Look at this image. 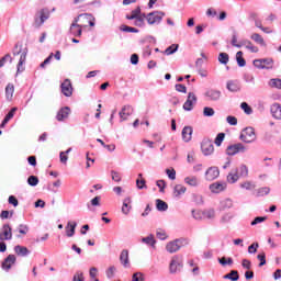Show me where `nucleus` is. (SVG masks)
Here are the masks:
<instances>
[{
	"label": "nucleus",
	"mask_w": 281,
	"mask_h": 281,
	"mask_svg": "<svg viewBox=\"0 0 281 281\" xmlns=\"http://www.w3.org/2000/svg\"><path fill=\"white\" fill-rule=\"evenodd\" d=\"M239 139L245 144H252V142H256V130L254 127H246L241 132Z\"/></svg>",
	"instance_id": "nucleus-5"
},
{
	"label": "nucleus",
	"mask_w": 281,
	"mask_h": 281,
	"mask_svg": "<svg viewBox=\"0 0 281 281\" xmlns=\"http://www.w3.org/2000/svg\"><path fill=\"white\" fill-rule=\"evenodd\" d=\"M115 266H111L108 270H106V278H109L111 280V278H113L115 276Z\"/></svg>",
	"instance_id": "nucleus-58"
},
{
	"label": "nucleus",
	"mask_w": 281,
	"mask_h": 281,
	"mask_svg": "<svg viewBox=\"0 0 281 281\" xmlns=\"http://www.w3.org/2000/svg\"><path fill=\"white\" fill-rule=\"evenodd\" d=\"M27 183H29V186H31L32 188L38 186V177H36V176H30V177L27 178Z\"/></svg>",
	"instance_id": "nucleus-46"
},
{
	"label": "nucleus",
	"mask_w": 281,
	"mask_h": 281,
	"mask_svg": "<svg viewBox=\"0 0 281 281\" xmlns=\"http://www.w3.org/2000/svg\"><path fill=\"white\" fill-rule=\"evenodd\" d=\"M112 181H115L116 183H120L122 181V176H120V172L117 171H111Z\"/></svg>",
	"instance_id": "nucleus-52"
},
{
	"label": "nucleus",
	"mask_w": 281,
	"mask_h": 281,
	"mask_svg": "<svg viewBox=\"0 0 281 281\" xmlns=\"http://www.w3.org/2000/svg\"><path fill=\"white\" fill-rule=\"evenodd\" d=\"M240 177L244 179L249 177V168L245 164H241L238 168L233 169L227 176V181L228 183H236Z\"/></svg>",
	"instance_id": "nucleus-1"
},
{
	"label": "nucleus",
	"mask_w": 281,
	"mask_h": 281,
	"mask_svg": "<svg viewBox=\"0 0 281 281\" xmlns=\"http://www.w3.org/2000/svg\"><path fill=\"white\" fill-rule=\"evenodd\" d=\"M119 115H120L121 122L128 120V116L133 115V106L124 105L122 110L119 112Z\"/></svg>",
	"instance_id": "nucleus-19"
},
{
	"label": "nucleus",
	"mask_w": 281,
	"mask_h": 281,
	"mask_svg": "<svg viewBox=\"0 0 281 281\" xmlns=\"http://www.w3.org/2000/svg\"><path fill=\"white\" fill-rule=\"evenodd\" d=\"M218 63L221 65H227L229 63V55L227 53H220Z\"/></svg>",
	"instance_id": "nucleus-41"
},
{
	"label": "nucleus",
	"mask_w": 281,
	"mask_h": 281,
	"mask_svg": "<svg viewBox=\"0 0 281 281\" xmlns=\"http://www.w3.org/2000/svg\"><path fill=\"white\" fill-rule=\"evenodd\" d=\"M225 140V133H218L217 136L215 137L214 144L217 146H221L223 142Z\"/></svg>",
	"instance_id": "nucleus-48"
},
{
	"label": "nucleus",
	"mask_w": 281,
	"mask_h": 281,
	"mask_svg": "<svg viewBox=\"0 0 281 281\" xmlns=\"http://www.w3.org/2000/svg\"><path fill=\"white\" fill-rule=\"evenodd\" d=\"M188 189L182 186V184H177L173 189V196H176L177 199H179V196H181V194H186V191Z\"/></svg>",
	"instance_id": "nucleus-32"
},
{
	"label": "nucleus",
	"mask_w": 281,
	"mask_h": 281,
	"mask_svg": "<svg viewBox=\"0 0 281 281\" xmlns=\"http://www.w3.org/2000/svg\"><path fill=\"white\" fill-rule=\"evenodd\" d=\"M166 173L168 175V178L171 179V181L177 179V171L175 169H166Z\"/></svg>",
	"instance_id": "nucleus-54"
},
{
	"label": "nucleus",
	"mask_w": 281,
	"mask_h": 281,
	"mask_svg": "<svg viewBox=\"0 0 281 281\" xmlns=\"http://www.w3.org/2000/svg\"><path fill=\"white\" fill-rule=\"evenodd\" d=\"M220 175L218 167H210L205 172V179L206 181H214V179H218Z\"/></svg>",
	"instance_id": "nucleus-15"
},
{
	"label": "nucleus",
	"mask_w": 281,
	"mask_h": 281,
	"mask_svg": "<svg viewBox=\"0 0 281 281\" xmlns=\"http://www.w3.org/2000/svg\"><path fill=\"white\" fill-rule=\"evenodd\" d=\"M49 19V10L48 9H42L40 12L35 14L34 19V27H41L45 21Z\"/></svg>",
	"instance_id": "nucleus-6"
},
{
	"label": "nucleus",
	"mask_w": 281,
	"mask_h": 281,
	"mask_svg": "<svg viewBox=\"0 0 281 281\" xmlns=\"http://www.w3.org/2000/svg\"><path fill=\"white\" fill-rule=\"evenodd\" d=\"M76 227H78V223L76 222H68L66 225V236L71 238L76 234Z\"/></svg>",
	"instance_id": "nucleus-24"
},
{
	"label": "nucleus",
	"mask_w": 281,
	"mask_h": 281,
	"mask_svg": "<svg viewBox=\"0 0 281 281\" xmlns=\"http://www.w3.org/2000/svg\"><path fill=\"white\" fill-rule=\"evenodd\" d=\"M157 188H159V192H164L166 190V181L165 180H158L156 182Z\"/></svg>",
	"instance_id": "nucleus-61"
},
{
	"label": "nucleus",
	"mask_w": 281,
	"mask_h": 281,
	"mask_svg": "<svg viewBox=\"0 0 281 281\" xmlns=\"http://www.w3.org/2000/svg\"><path fill=\"white\" fill-rule=\"evenodd\" d=\"M61 93L66 97V98H71V95H74V87L71 86V80L66 79L63 83H61Z\"/></svg>",
	"instance_id": "nucleus-11"
},
{
	"label": "nucleus",
	"mask_w": 281,
	"mask_h": 281,
	"mask_svg": "<svg viewBox=\"0 0 281 281\" xmlns=\"http://www.w3.org/2000/svg\"><path fill=\"white\" fill-rule=\"evenodd\" d=\"M156 210H158V212H166L168 210V203L164 202V200L157 199Z\"/></svg>",
	"instance_id": "nucleus-35"
},
{
	"label": "nucleus",
	"mask_w": 281,
	"mask_h": 281,
	"mask_svg": "<svg viewBox=\"0 0 281 281\" xmlns=\"http://www.w3.org/2000/svg\"><path fill=\"white\" fill-rule=\"evenodd\" d=\"M257 260H259V267H265L267 265V255L265 252H261L257 256Z\"/></svg>",
	"instance_id": "nucleus-47"
},
{
	"label": "nucleus",
	"mask_w": 281,
	"mask_h": 281,
	"mask_svg": "<svg viewBox=\"0 0 281 281\" xmlns=\"http://www.w3.org/2000/svg\"><path fill=\"white\" fill-rule=\"evenodd\" d=\"M192 126H184L182 130V139L183 142H191L192 140Z\"/></svg>",
	"instance_id": "nucleus-27"
},
{
	"label": "nucleus",
	"mask_w": 281,
	"mask_h": 281,
	"mask_svg": "<svg viewBox=\"0 0 281 281\" xmlns=\"http://www.w3.org/2000/svg\"><path fill=\"white\" fill-rule=\"evenodd\" d=\"M192 216L195 221H201V218H203V212L193 210Z\"/></svg>",
	"instance_id": "nucleus-60"
},
{
	"label": "nucleus",
	"mask_w": 281,
	"mask_h": 281,
	"mask_svg": "<svg viewBox=\"0 0 281 281\" xmlns=\"http://www.w3.org/2000/svg\"><path fill=\"white\" fill-rule=\"evenodd\" d=\"M69 113H71V109L69 106L61 108L56 115L57 122H65V120L69 117Z\"/></svg>",
	"instance_id": "nucleus-18"
},
{
	"label": "nucleus",
	"mask_w": 281,
	"mask_h": 281,
	"mask_svg": "<svg viewBox=\"0 0 281 281\" xmlns=\"http://www.w3.org/2000/svg\"><path fill=\"white\" fill-rule=\"evenodd\" d=\"M244 80H245V82H256V79L254 78V75H251V74H245L244 75Z\"/></svg>",
	"instance_id": "nucleus-63"
},
{
	"label": "nucleus",
	"mask_w": 281,
	"mask_h": 281,
	"mask_svg": "<svg viewBox=\"0 0 281 281\" xmlns=\"http://www.w3.org/2000/svg\"><path fill=\"white\" fill-rule=\"evenodd\" d=\"M203 216L204 218H214V216H216V212L214 211V209H210V210L203 211Z\"/></svg>",
	"instance_id": "nucleus-49"
},
{
	"label": "nucleus",
	"mask_w": 281,
	"mask_h": 281,
	"mask_svg": "<svg viewBox=\"0 0 281 281\" xmlns=\"http://www.w3.org/2000/svg\"><path fill=\"white\" fill-rule=\"evenodd\" d=\"M0 240H12V227L10 224L2 225V231L0 232Z\"/></svg>",
	"instance_id": "nucleus-14"
},
{
	"label": "nucleus",
	"mask_w": 281,
	"mask_h": 281,
	"mask_svg": "<svg viewBox=\"0 0 281 281\" xmlns=\"http://www.w3.org/2000/svg\"><path fill=\"white\" fill-rule=\"evenodd\" d=\"M16 262V256L9 255L2 262V269L4 271H10L12 269V265H15Z\"/></svg>",
	"instance_id": "nucleus-17"
},
{
	"label": "nucleus",
	"mask_w": 281,
	"mask_h": 281,
	"mask_svg": "<svg viewBox=\"0 0 281 281\" xmlns=\"http://www.w3.org/2000/svg\"><path fill=\"white\" fill-rule=\"evenodd\" d=\"M121 30L122 32H131L133 34H137L139 32V30H137L136 27L127 26V25H122Z\"/></svg>",
	"instance_id": "nucleus-50"
},
{
	"label": "nucleus",
	"mask_w": 281,
	"mask_h": 281,
	"mask_svg": "<svg viewBox=\"0 0 281 281\" xmlns=\"http://www.w3.org/2000/svg\"><path fill=\"white\" fill-rule=\"evenodd\" d=\"M233 206L234 202L232 201V199H225L220 203V210H229Z\"/></svg>",
	"instance_id": "nucleus-36"
},
{
	"label": "nucleus",
	"mask_w": 281,
	"mask_h": 281,
	"mask_svg": "<svg viewBox=\"0 0 281 281\" xmlns=\"http://www.w3.org/2000/svg\"><path fill=\"white\" fill-rule=\"evenodd\" d=\"M268 87L271 89H281V79L280 78H272L268 82Z\"/></svg>",
	"instance_id": "nucleus-37"
},
{
	"label": "nucleus",
	"mask_w": 281,
	"mask_h": 281,
	"mask_svg": "<svg viewBox=\"0 0 281 281\" xmlns=\"http://www.w3.org/2000/svg\"><path fill=\"white\" fill-rule=\"evenodd\" d=\"M272 117H274V120H280L281 119V105L280 103H273L270 108Z\"/></svg>",
	"instance_id": "nucleus-26"
},
{
	"label": "nucleus",
	"mask_w": 281,
	"mask_h": 281,
	"mask_svg": "<svg viewBox=\"0 0 281 281\" xmlns=\"http://www.w3.org/2000/svg\"><path fill=\"white\" fill-rule=\"evenodd\" d=\"M15 232H19V234H22V236H27V232H30V227L25 224H20Z\"/></svg>",
	"instance_id": "nucleus-44"
},
{
	"label": "nucleus",
	"mask_w": 281,
	"mask_h": 281,
	"mask_svg": "<svg viewBox=\"0 0 281 281\" xmlns=\"http://www.w3.org/2000/svg\"><path fill=\"white\" fill-rule=\"evenodd\" d=\"M225 188H227V184L225 182H214L210 186V190L214 194H218L220 192H223Z\"/></svg>",
	"instance_id": "nucleus-21"
},
{
	"label": "nucleus",
	"mask_w": 281,
	"mask_h": 281,
	"mask_svg": "<svg viewBox=\"0 0 281 281\" xmlns=\"http://www.w3.org/2000/svg\"><path fill=\"white\" fill-rule=\"evenodd\" d=\"M205 98H209V100L216 102L217 100H221V91L214 89L207 90L205 92Z\"/></svg>",
	"instance_id": "nucleus-23"
},
{
	"label": "nucleus",
	"mask_w": 281,
	"mask_h": 281,
	"mask_svg": "<svg viewBox=\"0 0 281 281\" xmlns=\"http://www.w3.org/2000/svg\"><path fill=\"white\" fill-rule=\"evenodd\" d=\"M134 20V25H136V27H146V13H143V15H139Z\"/></svg>",
	"instance_id": "nucleus-30"
},
{
	"label": "nucleus",
	"mask_w": 281,
	"mask_h": 281,
	"mask_svg": "<svg viewBox=\"0 0 281 281\" xmlns=\"http://www.w3.org/2000/svg\"><path fill=\"white\" fill-rule=\"evenodd\" d=\"M18 109L16 108H12L8 114L4 116L5 122H10L12 120V117H14V113H16Z\"/></svg>",
	"instance_id": "nucleus-53"
},
{
	"label": "nucleus",
	"mask_w": 281,
	"mask_h": 281,
	"mask_svg": "<svg viewBox=\"0 0 281 281\" xmlns=\"http://www.w3.org/2000/svg\"><path fill=\"white\" fill-rule=\"evenodd\" d=\"M269 192H271V189H269V187H262L257 190L256 196H267Z\"/></svg>",
	"instance_id": "nucleus-43"
},
{
	"label": "nucleus",
	"mask_w": 281,
	"mask_h": 281,
	"mask_svg": "<svg viewBox=\"0 0 281 281\" xmlns=\"http://www.w3.org/2000/svg\"><path fill=\"white\" fill-rule=\"evenodd\" d=\"M14 95V85L8 83L5 87V98L7 100H12Z\"/></svg>",
	"instance_id": "nucleus-38"
},
{
	"label": "nucleus",
	"mask_w": 281,
	"mask_h": 281,
	"mask_svg": "<svg viewBox=\"0 0 281 281\" xmlns=\"http://www.w3.org/2000/svg\"><path fill=\"white\" fill-rule=\"evenodd\" d=\"M20 55V60L18 63V74L21 71H25V68H23V65H25V60H27V47L24 49H19V44L14 45L13 48V56H19Z\"/></svg>",
	"instance_id": "nucleus-2"
},
{
	"label": "nucleus",
	"mask_w": 281,
	"mask_h": 281,
	"mask_svg": "<svg viewBox=\"0 0 281 281\" xmlns=\"http://www.w3.org/2000/svg\"><path fill=\"white\" fill-rule=\"evenodd\" d=\"M203 115L205 117H212L214 115V109L210 108V106H205L203 109Z\"/></svg>",
	"instance_id": "nucleus-51"
},
{
	"label": "nucleus",
	"mask_w": 281,
	"mask_h": 281,
	"mask_svg": "<svg viewBox=\"0 0 281 281\" xmlns=\"http://www.w3.org/2000/svg\"><path fill=\"white\" fill-rule=\"evenodd\" d=\"M164 16H166V13L164 11H154L146 14L145 19L148 25H159V23L164 21Z\"/></svg>",
	"instance_id": "nucleus-4"
},
{
	"label": "nucleus",
	"mask_w": 281,
	"mask_h": 281,
	"mask_svg": "<svg viewBox=\"0 0 281 281\" xmlns=\"http://www.w3.org/2000/svg\"><path fill=\"white\" fill-rule=\"evenodd\" d=\"M14 251L16 256H21L22 258H25L26 256H30L31 251L25 246L18 245L14 247Z\"/></svg>",
	"instance_id": "nucleus-25"
},
{
	"label": "nucleus",
	"mask_w": 281,
	"mask_h": 281,
	"mask_svg": "<svg viewBox=\"0 0 281 281\" xmlns=\"http://www.w3.org/2000/svg\"><path fill=\"white\" fill-rule=\"evenodd\" d=\"M184 183H187V186H191L192 188H196V186H199V178H196V176L186 177Z\"/></svg>",
	"instance_id": "nucleus-31"
},
{
	"label": "nucleus",
	"mask_w": 281,
	"mask_h": 281,
	"mask_svg": "<svg viewBox=\"0 0 281 281\" xmlns=\"http://www.w3.org/2000/svg\"><path fill=\"white\" fill-rule=\"evenodd\" d=\"M156 236L159 238V240H166V238H168V235H166V231L164 229H158L156 232Z\"/></svg>",
	"instance_id": "nucleus-55"
},
{
	"label": "nucleus",
	"mask_w": 281,
	"mask_h": 281,
	"mask_svg": "<svg viewBox=\"0 0 281 281\" xmlns=\"http://www.w3.org/2000/svg\"><path fill=\"white\" fill-rule=\"evenodd\" d=\"M131 203H132V200L130 196L124 199L123 206H122L123 214L127 215L128 212H131V209H132Z\"/></svg>",
	"instance_id": "nucleus-34"
},
{
	"label": "nucleus",
	"mask_w": 281,
	"mask_h": 281,
	"mask_svg": "<svg viewBox=\"0 0 281 281\" xmlns=\"http://www.w3.org/2000/svg\"><path fill=\"white\" fill-rule=\"evenodd\" d=\"M240 109H243L244 113H246V115H251V113H254V109H251V106H249V103L247 102H243L240 104Z\"/></svg>",
	"instance_id": "nucleus-45"
},
{
	"label": "nucleus",
	"mask_w": 281,
	"mask_h": 281,
	"mask_svg": "<svg viewBox=\"0 0 281 281\" xmlns=\"http://www.w3.org/2000/svg\"><path fill=\"white\" fill-rule=\"evenodd\" d=\"M175 87H176V91H178L179 93H188V88L182 83H178Z\"/></svg>",
	"instance_id": "nucleus-57"
},
{
	"label": "nucleus",
	"mask_w": 281,
	"mask_h": 281,
	"mask_svg": "<svg viewBox=\"0 0 281 281\" xmlns=\"http://www.w3.org/2000/svg\"><path fill=\"white\" fill-rule=\"evenodd\" d=\"M246 150H248L247 146H245V144L243 143H236V144H232V145H228L226 147V151L225 154L228 156V157H234L238 154H244Z\"/></svg>",
	"instance_id": "nucleus-3"
},
{
	"label": "nucleus",
	"mask_w": 281,
	"mask_h": 281,
	"mask_svg": "<svg viewBox=\"0 0 281 281\" xmlns=\"http://www.w3.org/2000/svg\"><path fill=\"white\" fill-rule=\"evenodd\" d=\"M72 281H85V276L82 274V272H77V273L74 276Z\"/></svg>",
	"instance_id": "nucleus-64"
},
{
	"label": "nucleus",
	"mask_w": 281,
	"mask_h": 281,
	"mask_svg": "<svg viewBox=\"0 0 281 281\" xmlns=\"http://www.w3.org/2000/svg\"><path fill=\"white\" fill-rule=\"evenodd\" d=\"M80 18H75L74 22L70 25L69 32L72 36H82V26L78 24Z\"/></svg>",
	"instance_id": "nucleus-13"
},
{
	"label": "nucleus",
	"mask_w": 281,
	"mask_h": 281,
	"mask_svg": "<svg viewBox=\"0 0 281 281\" xmlns=\"http://www.w3.org/2000/svg\"><path fill=\"white\" fill-rule=\"evenodd\" d=\"M132 281H144V273L135 272L132 277Z\"/></svg>",
	"instance_id": "nucleus-59"
},
{
	"label": "nucleus",
	"mask_w": 281,
	"mask_h": 281,
	"mask_svg": "<svg viewBox=\"0 0 281 281\" xmlns=\"http://www.w3.org/2000/svg\"><path fill=\"white\" fill-rule=\"evenodd\" d=\"M177 49H179V44H172L165 49V54L167 56H172V54H175Z\"/></svg>",
	"instance_id": "nucleus-42"
},
{
	"label": "nucleus",
	"mask_w": 281,
	"mask_h": 281,
	"mask_svg": "<svg viewBox=\"0 0 281 281\" xmlns=\"http://www.w3.org/2000/svg\"><path fill=\"white\" fill-rule=\"evenodd\" d=\"M201 150L205 157L212 155L214 153V144L210 138H204L201 143Z\"/></svg>",
	"instance_id": "nucleus-10"
},
{
	"label": "nucleus",
	"mask_w": 281,
	"mask_h": 281,
	"mask_svg": "<svg viewBox=\"0 0 281 281\" xmlns=\"http://www.w3.org/2000/svg\"><path fill=\"white\" fill-rule=\"evenodd\" d=\"M251 41H254L255 43H257V45H261L265 46V38H262V36L258 33H254L250 36Z\"/></svg>",
	"instance_id": "nucleus-39"
},
{
	"label": "nucleus",
	"mask_w": 281,
	"mask_h": 281,
	"mask_svg": "<svg viewBox=\"0 0 281 281\" xmlns=\"http://www.w3.org/2000/svg\"><path fill=\"white\" fill-rule=\"evenodd\" d=\"M258 247H259L258 243H254L248 247V254H256V251H258Z\"/></svg>",
	"instance_id": "nucleus-62"
},
{
	"label": "nucleus",
	"mask_w": 281,
	"mask_h": 281,
	"mask_svg": "<svg viewBox=\"0 0 281 281\" xmlns=\"http://www.w3.org/2000/svg\"><path fill=\"white\" fill-rule=\"evenodd\" d=\"M226 88L232 92L236 93L240 91V81L238 80H228L226 83Z\"/></svg>",
	"instance_id": "nucleus-22"
},
{
	"label": "nucleus",
	"mask_w": 281,
	"mask_h": 281,
	"mask_svg": "<svg viewBox=\"0 0 281 281\" xmlns=\"http://www.w3.org/2000/svg\"><path fill=\"white\" fill-rule=\"evenodd\" d=\"M236 60H237L238 67H245V65H247V61L245 60V58H243V52L241 50L237 52Z\"/></svg>",
	"instance_id": "nucleus-40"
},
{
	"label": "nucleus",
	"mask_w": 281,
	"mask_h": 281,
	"mask_svg": "<svg viewBox=\"0 0 281 281\" xmlns=\"http://www.w3.org/2000/svg\"><path fill=\"white\" fill-rule=\"evenodd\" d=\"M194 104H196V94H194V92H189L187 101L183 104L184 111H192Z\"/></svg>",
	"instance_id": "nucleus-12"
},
{
	"label": "nucleus",
	"mask_w": 281,
	"mask_h": 281,
	"mask_svg": "<svg viewBox=\"0 0 281 281\" xmlns=\"http://www.w3.org/2000/svg\"><path fill=\"white\" fill-rule=\"evenodd\" d=\"M136 186H137L138 190H144V189L148 188L146 186V180L145 179H140V180L137 179L136 180Z\"/></svg>",
	"instance_id": "nucleus-56"
},
{
	"label": "nucleus",
	"mask_w": 281,
	"mask_h": 281,
	"mask_svg": "<svg viewBox=\"0 0 281 281\" xmlns=\"http://www.w3.org/2000/svg\"><path fill=\"white\" fill-rule=\"evenodd\" d=\"M142 243L153 248H155V245H157V240H155V235L153 234L148 235L147 237H143Z\"/></svg>",
	"instance_id": "nucleus-28"
},
{
	"label": "nucleus",
	"mask_w": 281,
	"mask_h": 281,
	"mask_svg": "<svg viewBox=\"0 0 281 281\" xmlns=\"http://www.w3.org/2000/svg\"><path fill=\"white\" fill-rule=\"evenodd\" d=\"M254 66L257 69H271L273 67V58L255 59Z\"/></svg>",
	"instance_id": "nucleus-9"
},
{
	"label": "nucleus",
	"mask_w": 281,
	"mask_h": 281,
	"mask_svg": "<svg viewBox=\"0 0 281 281\" xmlns=\"http://www.w3.org/2000/svg\"><path fill=\"white\" fill-rule=\"evenodd\" d=\"M181 269H183V259L179 256H173L169 265L170 273H177V271H181Z\"/></svg>",
	"instance_id": "nucleus-7"
},
{
	"label": "nucleus",
	"mask_w": 281,
	"mask_h": 281,
	"mask_svg": "<svg viewBox=\"0 0 281 281\" xmlns=\"http://www.w3.org/2000/svg\"><path fill=\"white\" fill-rule=\"evenodd\" d=\"M144 13H142V8L140 7H137L136 9H134L132 12H131V15H126V19L128 21H133L139 16H143Z\"/></svg>",
	"instance_id": "nucleus-29"
},
{
	"label": "nucleus",
	"mask_w": 281,
	"mask_h": 281,
	"mask_svg": "<svg viewBox=\"0 0 281 281\" xmlns=\"http://www.w3.org/2000/svg\"><path fill=\"white\" fill-rule=\"evenodd\" d=\"M224 280L238 281L240 280V274H238V270H232L229 273L224 276Z\"/></svg>",
	"instance_id": "nucleus-33"
},
{
	"label": "nucleus",
	"mask_w": 281,
	"mask_h": 281,
	"mask_svg": "<svg viewBox=\"0 0 281 281\" xmlns=\"http://www.w3.org/2000/svg\"><path fill=\"white\" fill-rule=\"evenodd\" d=\"M120 262L125 269H128L131 267V260L128 259V250L123 249L121 251Z\"/></svg>",
	"instance_id": "nucleus-20"
},
{
	"label": "nucleus",
	"mask_w": 281,
	"mask_h": 281,
	"mask_svg": "<svg viewBox=\"0 0 281 281\" xmlns=\"http://www.w3.org/2000/svg\"><path fill=\"white\" fill-rule=\"evenodd\" d=\"M240 47H246V49H249L252 54H257L258 47L254 46V43L249 40H241L239 42V45H237V48L240 49Z\"/></svg>",
	"instance_id": "nucleus-16"
},
{
	"label": "nucleus",
	"mask_w": 281,
	"mask_h": 281,
	"mask_svg": "<svg viewBox=\"0 0 281 281\" xmlns=\"http://www.w3.org/2000/svg\"><path fill=\"white\" fill-rule=\"evenodd\" d=\"M186 239H175L166 245V249L169 254H177L181 247H183Z\"/></svg>",
	"instance_id": "nucleus-8"
}]
</instances>
